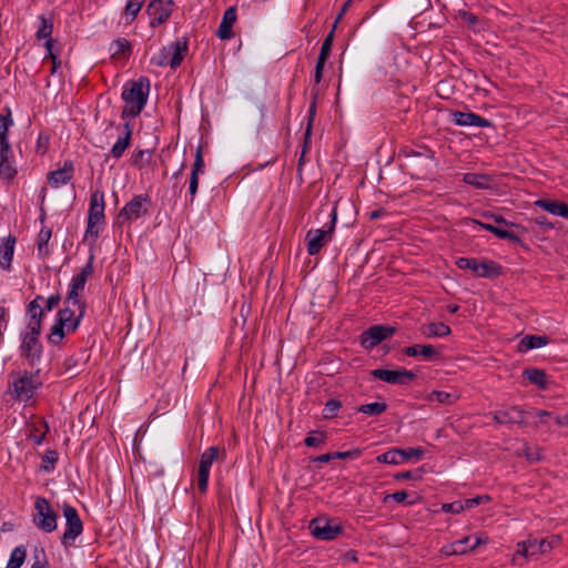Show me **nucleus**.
<instances>
[{
    "label": "nucleus",
    "mask_w": 568,
    "mask_h": 568,
    "mask_svg": "<svg viewBox=\"0 0 568 568\" xmlns=\"http://www.w3.org/2000/svg\"><path fill=\"white\" fill-rule=\"evenodd\" d=\"M150 93V80L140 78L138 81L128 82L122 91V99L125 103L121 118H135L143 111Z\"/></svg>",
    "instance_id": "obj_1"
},
{
    "label": "nucleus",
    "mask_w": 568,
    "mask_h": 568,
    "mask_svg": "<svg viewBox=\"0 0 568 568\" xmlns=\"http://www.w3.org/2000/svg\"><path fill=\"white\" fill-rule=\"evenodd\" d=\"M84 314L81 313V310L75 311L73 306L64 305L57 314L55 323L48 335V342L59 345L67 335L78 329Z\"/></svg>",
    "instance_id": "obj_2"
},
{
    "label": "nucleus",
    "mask_w": 568,
    "mask_h": 568,
    "mask_svg": "<svg viewBox=\"0 0 568 568\" xmlns=\"http://www.w3.org/2000/svg\"><path fill=\"white\" fill-rule=\"evenodd\" d=\"M105 202L104 193L95 190L90 195V204L88 211V222L84 233V241L95 244L100 233L105 225Z\"/></svg>",
    "instance_id": "obj_3"
},
{
    "label": "nucleus",
    "mask_w": 568,
    "mask_h": 568,
    "mask_svg": "<svg viewBox=\"0 0 568 568\" xmlns=\"http://www.w3.org/2000/svg\"><path fill=\"white\" fill-rule=\"evenodd\" d=\"M11 376L13 377L11 382L13 395L17 399L21 402H29L42 385L41 381L38 377V373H12Z\"/></svg>",
    "instance_id": "obj_4"
},
{
    "label": "nucleus",
    "mask_w": 568,
    "mask_h": 568,
    "mask_svg": "<svg viewBox=\"0 0 568 568\" xmlns=\"http://www.w3.org/2000/svg\"><path fill=\"white\" fill-rule=\"evenodd\" d=\"M40 329H28L21 333L20 356L33 367L39 364L42 356V344L40 342Z\"/></svg>",
    "instance_id": "obj_5"
},
{
    "label": "nucleus",
    "mask_w": 568,
    "mask_h": 568,
    "mask_svg": "<svg viewBox=\"0 0 568 568\" xmlns=\"http://www.w3.org/2000/svg\"><path fill=\"white\" fill-rule=\"evenodd\" d=\"M33 524L47 534L53 532L58 527V514L44 497H38L34 501Z\"/></svg>",
    "instance_id": "obj_6"
},
{
    "label": "nucleus",
    "mask_w": 568,
    "mask_h": 568,
    "mask_svg": "<svg viewBox=\"0 0 568 568\" xmlns=\"http://www.w3.org/2000/svg\"><path fill=\"white\" fill-rule=\"evenodd\" d=\"M336 219V209H333L329 223H326L323 229L310 230L306 233L307 253L310 255L318 254L321 250L332 240Z\"/></svg>",
    "instance_id": "obj_7"
},
{
    "label": "nucleus",
    "mask_w": 568,
    "mask_h": 568,
    "mask_svg": "<svg viewBox=\"0 0 568 568\" xmlns=\"http://www.w3.org/2000/svg\"><path fill=\"white\" fill-rule=\"evenodd\" d=\"M62 511L65 518V529L61 537V544L64 547H69L73 545L74 540L82 534L83 523L73 506L64 504Z\"/></svg>",
    "instance_id": "obj_8"
},
{
    "label": "nucleus",
    "mask_w": 568,
    "mask_h": 568,
    "mask_svg": "<svg viewBox=\"0 0 568 568\" xmlns=\"http://www.w3.org/2000/svg\"><path fill=\"white\" fill-rule=\"evenodd\" d=\"M150 204V197L146 194L133 196L119 212L116 221L120 225L131 224L144 214L148 209L145 205Z\"/></svg>",
    "instance_id": "obj_9"
},
{
    "label": "nucleus",
    "mask_w": 568,
    "mask_h": 568,
    "mask_svg": "<svg viewBox=\"0 0 568 568\" xmlns=\"http://www.w3.org/2000/svg\"><path fill=\"white\" fill-rule=\"evenodd\" d=\"M456 266L460 270H470L479 277H496L501 274V266L494 261L479 262L473 257H458Z\"/></svg>",
    "instance_id": "obj_10"
},
{
    "label": "nucleus",
    "mask_w": 568,
    "mask_h": 568,
    "mask_svg": "<svg viewBox=\"0 0 568 568\" xmlns=\"http://www.w3.org/2000/svg\"><path fill=\"white\" fill-rule=\"evenodd\" d=\"M558 541L559 538L557 536H551L550 538L544 539H528L517 545V554L526 558L535 557L538 554H545L549 551L556 544H558Z\"/></svg>",
    "instance_id": "obj_11"
},
{
    "label": "nucleus",
    "mask_w": 568,
    "mask_h": 568,
    "mask_svg": "<svg viewBox=\"0 0 568 568\" xmlns=\"http://www.w3.org/2000/svg\"><path fill=\"white\" fill-rule=\"evenodd\" d=\"M396 328L387 325H373L361 334V345L366 349H373L385 339L392 337Z\"/></svg>",
    "instance_id": "obj_12"
},
{
    "label": "nucleus",
    "mask_w": 568,
    "mask_h": 568,
    "mask_svg": "<svg viewBox=\"0 0 568 568\" xmlns=\"http://www.w3.org/2000/svg\"><path fill=\"white\" fill-rule=\"evenodd\" d=\"M174 4V0H151L146 6V13L151 18L150 27L165 23L172 16Z\"/></svg>",
    "instance_id": "obj_13"
},
{
    "label": "nucleus",
    "mask_w": 568,
    "mask_h": 568,
    "mask_svg": "<svg viewBox=\"0 0 568 568\" xmlns=\"http://www.w3.org/2000/svg\"><path fill=\"white\" fill-rule=\"evenodd\" d=\"M372 376L393 385H406L412 382L416 375L407 369H383L376 368L371 372Z\"/></svg>",
    "instance_id": "obj_14"
},
{
    "label": "nucleus",
    "mask_w": 568,
    "mask_h": 568,
    "mask_svg": "<svg viewBox=\"0 0 568 568\" xmlns=\"http://www.w3.org/2000/svg\"><path fill=\"white\" fill-rule=\"evenodd\" d=\"M17 166L11 144L0 146V179L11 182L17 175Z\"/></svg>",
    "instance_id": "obj_15"
},
{
    "label": "nucleus",
    "mask_w": 568,
    "mask_h": 568,
    "mask_svg": "<svg viewBox=\"0 0 568 568\" xmlns=\"http://www.w3.org/2000/svg\"><path fill=\"white\" fill-rule=\"evenodd\" d=\"M310 529L312 535L321 540H333L342 532L339 525L318 518L310 523Z\"/></svg>",
    "instance_id": "obj_16"
},
{
    "label": "nucleus",
    "mask_w": 568,
    "mask_h": 568,
    "mask_svg": "<svg viewBox=\"0 0 568 568\" xmlns=\"http://www.w3.org/2000/svg\"><path fill=\"white\" fill-rule=\"evenodd\" d=\"M449 115L452 122L458 126H491V122L489 120L474 112L450 111Z\"/></svg>",
    "instance_id": "obj_17"
},
{
    "label": "nucleus",
    "mask_w": 568,
    "mask_h": 568,
    "mask_svg": "<svg viewBox=\"0 0 568 568\" xmlns=\"http://www.w3.org/2000/svg\"><path fill=\"white\" fill-rule=\"evenodd\" d=\"M334 34H335V26L332 27V30L328 32V34L323 40V43H322V47L320 50V54L317 58V62L315 65V72H314V81L317 84L322 81L323 70H324L325 63L328 60L331 51H332Z\"/></svg>",
    "instance_id": "obj_18"
},
{
    "label": "nucleus",
    "mask_w": 568,
    "mask_h": 568,
    "mask_svg": "<svg viewBox=\"0 0 568 568\" xmlns=\"http://www.w3.org/2000/svg\"><path fill=\"white\" fill-rule=\"evenodd\" d=\"M73 174L74 164L71 160H67L60 169L49 172L48 183L51 187L58 189L68 184L73 179Z\"/></svg>",
    "instance_id": "obj_19"
},
{
    "label": "nucleus",
    "mask_w": 568,
    "mask_h": 568,
    "mask_svg": "<svg viewBox=\"0 0 568 568\" xmlns=\"http://www.w3.org/2000/svg\"><path fill=\"white\" fill-rule=\"evenodd\" d=\"M526 412L518 406H511L505 409H498L493 414V418L498 424H525Z\"/></svg>",
    "instance_id": "obj_20"
},
{
    "label": "nucleus",
    "mask_w": 568,
    "mask_h": 568,
    "mask_svg": "<svg viewBox=\"0 0 568 568\" xmlns=\"http://www.w3.org/2000/svg\"><path fill=\"white\" fill-rule=\"evenodd\" d=\"M189 51V41L186 38L178 39L176 41L164 47V52L170 55V67L176 69L181 65L183 59Z\"/></svg>",
    "instance_id": "obj_21"
},
{
    "label": "nucleus",
    "mask_w": 568,
    "mask_h": 568,
    "mask_svg": "<svg viewBox=\"0 0 568 568\" xmlns=\"http://www.w3.org/2000/svg\"><path fill=\"white\" fill-rule=\"evenodd\" d=\"M43 301L44 298L41 295H37L36 298L28 304L27 313L29 315V322L26 328L41 331L44 310L41 307L40 302Z\"/></svg>",
    "instance_id": "obj_22"
},
{
    "label": "nucleus",
    "mask_w": 568,
    "mask_h": 568,
    "mask_svg": "<svg viewBox=\"0 0 568 568\" xmlns=\"http://www.w3.org/2000/svg\"><path fill=\"white\" fill-rule=\"evenodd\" d=\"M237 19V11L235 7H230L224 11L222 21L219 26L216 36L221 40H229L233 37V24Z\"/></svg>",
    "instance_id": "obj_23"
},
{
    "label": "nucleus",
    "mask_w": 568,
    "mask_h": 568,
    "mask_svg": "<svg viewBox=\"0 0 568 568\" xmlns=\"http://www.w3.org/2000/svg\"><path fill=\"white\" fill-rule=\"evenodd\" d=\"M132 140V126L129 122L123 124V134L118 138L113 146L111 148L110 155L114 160H119L123 156L126 149L130 146Z\"/></svg>",
    "instance_id": "obj_24"
},
{
    "label": "nucleus",
    "mask_w": 568,
    "mask_h": 568,
    "mask_svg": "<svg viewBox=\"0 0 568 568\" xmlns=\"http://www.w3.org/2000/svg\"><path fill=\"white\" fill-rule=\"evenodd\" d=\"M549 343V337L546 335H526L520 339L517 345L519 353H527L530 349L540 348Z\"/></svg>",
    "instance_id": "obj_25"
},
{
    "label": "nucleus",
    "mask_w": 568,
    "mask_h": 568,
    "mask_svg": "<svg viewBox=\"0 0 568 568\" xmlns=\"http://www.w3.org/2000/svg\"><path fill=\"white\" fill-rule=\"evenodd\" d=\"M535 204L536 206L541 207L550 214L565 219L568 215V204L565 202L540 199L536 201Z\"/></svg>",
    "instance_id": "obj_26"
},
{
    "label": "nucleus",
    "mask_w": 568,
    "mask_h": 568,
    "mask_svg": "<svg viewBox=\"0 0 568 568\" xmlns=\"http://www.w3.org/2000/svg\"><path fill=\"white\" fill-rule=\"evenodd\" d=\"M523 377H525L530 384L536 385L540 389H546L548 387V376L544 369L539 368H526L523 372Z\"/></svg>",
    "instance_id": "obj_27"
},
{
    "label": "nucleus",
    "mask_w": 568,
    "mask_h": 568,
    "mask_svg": "<svg viewBox=\"0 0 568 568\" xmlns=\"http://www.w3.org/2000/svg\"><path fill=\"white\" fill-rule=\"evenodd\" d=\"M14 243L16 240L13 237H8L0 244V266L4 270H8L11 265L14 252Z\"/></svg>",
    "instance_id": "obj_28"
},
{
    "label": "nucleus",
    "mask_w": 568,
    "mask_h": 568,
    "mask_svg": "<svg viewBox=\"0 0 568 568\" xmlns=\"http://www.w3.org/2000/svg\"><path fill=\"white\" fill-rule=\"evenodd\" d=\"M93 255H91L80 273L72 277L70 286L81 291L84 290L88 278L93 274Z\"/></svg>",
    "instance_id": "obj_29"
},
{
    "label": "nucleus",
    "mask_w": 568,
    "mask_h": 568,
    "mask_svg": "<svg viewBox=\"0 0 568 568\" xmlns=\"http://www.w3.org/2000/svg\"><path fill=\"white\" fill-rule=\"evenodd\" d=\"M471 537L466 536L459 540H456L449 545H446L442 548V554L445 556H453V555H464L469 550L468 542L470 541Z\"/></svg>",
    "instance_id": "obj_30"
},
{
    "label": "nucleus",
    "mask_w": 568,
    "mask_h": 568,
    "mask_svg": "<svg viewBox=\"0 0 568 568\" xmlns=\"http://www.w3.org/2000/svg\"><path fill=\"white\" fill-rule=\"evenodd\" d=\"M405 355L415 357L422 355L426 359H433L439 354L432 345H413L404 349Z\"/></svg>",
    "instance_id": "obj_31"
},
{
    "label": "nucleus",
    "mask_w": 568,
    "mask_h": 568,
    "mask_svg": "<svg viewBox=\"0 0 568 568\" xmlns=\"http://www.w3.org/2000/svg\"><path fill=\"white\" fill-rule=\"evenodd\" d=\"M221 455L222 457H224L225 452L221 450L220 447L217 446H211L201 454L199 466H204L205 468L211 469L213 463L221 457Z\"/></svg>",
    "instance_id": "obj_32"
},
{
    "label": "nucleus",
    "mask_w": 568,
    "mask_h": 568,
    "mask_svg": "<svg viewBox=\"0 0 568 568\" xmlns=\"http://www.w3.org/2000/svg\"><path fill=\"white\" fill-rule=\"evenodd\" d=\"M40 24L37 30V39L41 40L44 38L52 37L53 31V17L52 14H40L39 16Z\"/></svg>",
    "instance_id": "obj_33"
},
{
    "label": "nucleus",
    "mask_w": 568,
    "mask_h": 568,
    "mask_svg": "<svg viewBox=\"0 0 568 568\" xmlns=\"http://www.w3.org/2000/svg\"><path fill=\"white\" fill-rule=\"evenodd\" d=\"M48 432V424L44 420H40L32 424L29 437L36 445H41L44 442Z\"/></svg>",
    "instance_id": "obj_34"
},
{
    "label": "nucleus",
    "mask_w": 568,
    "mask_h": 568,
    "mask_svg": "<svg viewBox=\"0 0 568 568\" xmlns=\"http://www.w3.org/2000/svg\"><path fill=\"white\" fill-rule=\"evenodd\" d=\"M463 181L477 189H487L490 185V178L486 174L465 173Z\"/></svg>",
    "instance_id": "obj_35"
},
{
    "label": "nucleus",
    "mask_w": 568,
    "mask_h": 568,
    "mask_svg": "<svg viewBox=\"0 0 568 568\" xmlns=\"http://www.w3.org/2000/svg\"><path fill=\"white\" fill-rule=\"evenodd\" d=\"M112 58H125L131 52V43L125 38H118L111 44Z\"/></svg>",
    "instance_id": "obj_36"
},
{
    "label": "nucleus",
    "mask_w": 568,
    "mask_h": 568,
    "mask_svg": "<svg viewBox=\"0 0 568 568\" xmlns=\"http://www.w3.org/2000/svg\"><path fill=\"white\" fill-rule=\"evenodd\" d=\"M450 333V327L442 322L430 323L427 325L426 331H424L426 337H444Z\"/></svg>",
    "instance_id": "obj_37"
},
{
    "label": "nucleus",
    "mask_w": 568,
    "mask_h": 568,
    "mask_svg": "<svg viewBox=\"0 0 568 568\" xmlns=\"http://www.w3.org/2000/svg\"><path fill=\"white\" fill-rule=\"evenodd\" d=\"M27 558V549L23 545L17 546L10 554L6 568H21Z\"/></svg>",
    "instance_id": "obj_38"
},
{
    "label": "nucleus",
    "mask_w": 568,
    "mask_h": 568,
    "mask_svg": "<svg viewBox=\"0 0 568 568\" xmlns=\"http://www.w3.org/2000/svg\"><path fill=\"white\" fill-rule=\"evenodd\" d=\"M458 398H459L458 394L448 393V392H444V390H433L428 395V400H430V402L436 400L439 404H444V405H452V404L456 403L458 400Z\"/></svg>",
    "instance_id": "obj_39"
},
{
    "label": "nucleus",
    "mask_w": 568,
    "mask_h": 568,
    "mask_svg": "<svg viewBox=\"0 0 568 568\" xmlns=\"http://www.w3.org/2000/svg\"><path fill=\"white\" fill-rule=\"evenodd\" d=\"M81 292V290L70 286L64 304L77 307V310H81V313H85L87 304L80 298Z\"/></svg>",
    "instance_id": "obj_40"
},
{
    "label": "nucleus",
    "mask_w": 568,
    "mask_h": 568,
    "mask_svg": "<svg viewBox=\"0 0 568 568\" xmlns=\"http://www.w3.org/2000/svg\"><path fill=\"white\" fill-rule=\"evenodd\" d=\"M145 0H128L124 8L126 23H131L141 11Z\"/></svg>",
    "instance_id": "obj_41"
},
{
    "label": "nucleus",
    "mask_w": 568,
    "mask_h": 568,
    "mask_svg": "<svg viewBox=\"0 0 568 568\" xmlns=\"http://www.w3.org/2000/svg\"><path fill=\"white\" fill-rule=\"evenodd\" d=\"M152 158V151L149 149L138 150L131 156V164L138 169L145 168Z\"/></svg>",
    "instance_id": "obj_42"
},
{
    "label": "nucleus",
    "mask_w": 568,
    "mask_h": 568,
    "mask_svg": "<svg viewBox=\"0 0 568 568\" xmlns=\"http://www.w3.org/2000/svg\"><path fill=\"white\" fill-rule=\"evenodd\" d=\"M13 125V120L11 116V111L8 109V112L4 116L0 118V146L4 144H10L8 133L10 126Z\"/></svg>",
    "instance_id": "obj_43"
},
{
    "label": "nucleus",
    "mask_w": 568,
    "mask_h": 568,
    "mask_svg": "<svg viewBox=\"0 0 568 568\" xmlns=\"http://www.w3.org/2000/svg\"><path fill=\"white\" fill-rule=\"evenodd\" d=\"M386 409L387 405L385 403L379 402L364 404L357 408L359 413H363L368 416H378L383 414Z\"/></svg>",
    "instance_id": "obj_44"
},
{
    "label": "nucleus",
    "mask_w": 568,
    "mask_h": 568,
    "mask_svg": "<svg viewBox=\"0 0 568 568\" xmlns=\"http://www.w3.org/2000/svg\"><path fill=\"white\" fill-rule=\"evenodd\" d=\"M326 439H327V435L325 432L312 430L305 437L304 444L307 447H318V446L325 444Z\"/></svg>",
    "instance_id": "obj_45"
},
{
    "label": "nucleus",
    "mask_w": 568,
    "mask_h": 568,
    "mask_svg": "<svg viewBox=\"0 0 568 568\" xmlns=\"http://www.w3.org/2000/svg\"><path fill=\"white\" fill-rule=\"evenodd\" d=\"M399 448H392L376 457V462L381 464L398 465L400 463Z\"/></svg>",
    "instance_id": "obj_46"
},
{
    "label": "nucleus",
    "mask_w": 568,
    "mask_h": 568,
    "mask_svg": "<svg viewBox=\"0 0 568 568\" xmlns=\"http://www.w3.org/2000/svg\"><path fill=\"white\" fill-rule=\"evenodd\" d=\"M210 468H205L204 466H199L196 473V485L197 489L201 494H205L209 486V477H210Z\"/></svg>",
    "instance_id": "obj_47"
},
{
    "label": "nucleus",
    "mask_w": 568,
    "mask_h": 568,
    "mask_svg": "<svg viewBox=\"0 0 568 568\" xmlns=\"http://www.w3.org/2000/svg\"><path fill=\"white\" fill-rule=\"evenodd\" d=\"M399 452L402 454H399L400 456V463H404L405 460H409V459H422L424 454H425V449L422 448V447H408V448H399Z\"/></svg>",
    "instance_id": "obj_48"
},
{
    "label": "nucleus",
    "mask_w": 568,
    "mask_h": 568,
    "mask_svg": "<svg viewBox=\"0 0 568 568\" xmlns=\"http://www.w3.org/2000/svg\"><path fill=\"white\" fill-rule=\"evenodd\" d=\"M58 459H59V456L55 450H52V449L47 450L44 453V455L42 456L41 468L47 473L52 471L55 467V464L58 463Z\"/></svg>",
    "instance_id": "obj_49"
},
{
    "label": "nucleus",
    "mask_w": 568,
    "mask_h": 568,
    "mask_svg": "<svg viewBox=\"0 0 568 568\" xmlns=\"http://www.w3.org/2000/svg\"><path fill=\"white\" fill-rule=\"evenodd\" d=\"M342 407V402L338 399H329L325 403L323 409V417L325 419H333L337 416L338 410Z\"/></svg>",
    "instance_id": "obj_50"
},
{
    "label": "nucleus",
    "mask_w": 568,
    "mask_h": 568,
    "mask_svg": "<svg viewBox=\"0 0 568 568\" xmlns=\"http://www.w3.org/2000/svg\"><path fill=\"white\" fill-rule=\"evenodd\" d=\"M51 239V230L49 229H42L40 232H39V235H38V251H39V254H43L45 255L48 253V243Z\"/></svg>",
    "instance_id": "obj_51"
},
{
    "label": "nucleus",
    "mask_w": 568,
    "mask_h": 568,
    "mask_svg": "<svg viewBox=\"0 0 568 568\" xmlns=\"http://www.w3.org/2000/svg\"><path fill=\"white\" fill-rule=\"evenodd\" d=\"M407 493L404 490L395 491L393 494L385 495L383 498V503L387 504L389 499H393L394 501L398 504H407V505H414L415 500H407Z\"/></svg>",
    "instance_id": "obj_52"
},
{
    "label": "nucleus",
    "mask_w": 568,
    "mask_h": 568,
    "mask_svg": "<svg viewBox=\"0 0 568 568\" xmlns=\"http://www.w3.org/2000/svg\"><path fill=\"white\" fill-rule=\"evenodd\" d=\"M315 114H316V97L313 98V101H312V103L310 105V109H308V114H307L308 123H307V126H306V130H305V143L307 142V140L311 136L312 125H313V122H314V119H315Z\"/></svg>",
    "instance_id": "obj_53"
},
{
    "label": "nucleus",
    "mask_w": 568,
    "mask_h": 568,
    "mask_svg": "<svg viewBox=\"0 0 568 568\" xmlns=\"http://www.w3.org/2000/svg\"><path fill=\"white\" fill-rule=\"evenodd\" d=\"M493 234L496 237L501 239V240H508V241L515 242V243L519 242V237L515 233L509 232V231L498 227V226L494 227Z\"/></svg>",
    "instance_id": "obj_54"
},
{
    "label": "nucleus",
    "mask_w": 568,
    "mask_h": 568,
    "mask_svg": "<svg viewBox=\"0 0 568 568\" xmlns=\"http://www.w3.org/2000/svg\"><path fill=\"white\" fill-rule=\"evenodd\" d=\"M204 169H205V163H204V159L202 155V150L199 148L195 153V159H194V163L192 165L191 173H195V174L200 175V174L204 173Z\"/></svg>",
    "instance_id": "obj_55"
},
{
    "label": "nucleus",
    "mask_w": 568,
    "mask_h": 568,
    "mask_svg": "<svg viewBox=\"0 0 568 568\" xmlns=\"http://www.w3.org/2000/svg\"><path fill=\"white\" fill-rule=\"evenodd\" d=\"M199 174L191 173L189 179V194H190V203L192 204L195 200L197 189H199Z\"/></svg>",
    "instance_id": "obj_56"
},
{
    "label": "nucleus",
    "mask_w": 568,
    "mask_h": 568,
    "mask_svg": "<svg viewBox=\"0 0 568 568\" xmlns=\"http://www.w3.org/2000/svg\"><path fill=\"white\" fill-rule=\"evenodd\" d=\"M442 509L445 513L459 514L466 509L465 500L464 501H454V503H449V504H443Z\"/></svg>",
    "instance_id": "obj_57"
},
{
    "label": "nucleus",
    "mask_w": 568,
    "mask_h": 568,
    "mask_svg": "<svg viewBox=\"0 0 568 568\" xmlns=\"http://www.w3.org/2000/svg\"><path fill=\"white\" fill-rule=\"evenodd\" d=\"M151 63L156 67L170 65V55L164 52V47L156 55L152 57Z\"/></svg>",
    "instance_id": "obj_58"
},
{
    "label": "nucleus",
    "mask_w": 568,
    "mask_h": 568,
    "mask_svg": "<svg viewBox=\"0 0 568 568\" xmlns=\"http://www.w3.org/2000/svg\"><path fill=\"white\" fill-rule=\"evenodd\" d=\"M362 455V449L354 448L347 452H336L334 453L335 459H356Z\"/></svg>",
    "instance_id": "obj_59"
},
{
    "label": "nucleus",
    "mask_w": 568,
    "mask_h": 568,
    "mask_svg": "<svg viewBox=\"0 0 568 568\" xmlns=\"http://www.w3.org/2000/svg\"><path fill=\"white\" fill-rule=\"evenodd\" d=\"M489 500H490V497L488 495L476 496L474 498L466 499L465 506H466V509H470V508H474V507L480 505L484 501H489Z\"/></svg>",
    "instance_id": "obj_60"
},
{
    "label": "nucleus",
    "mask_w": 568,
    "mask_h": 568,
    "mask_svg": "<svg viewBox=\"0 0 568 568\" xmlns=\"http://www.w3.org/2000/svg\"><path fill=\"white\" fill-rule=\"evenodd\" d=\"M60 301H61V297L59 294L50 295L45 301V310L52 311L54 307H57L59 305Z\"/></svg>",
    "instance_id": "obj_61"
},
{
    "label": "nucleus",
    "mask_w": 568,
    "mask_h": 568,
    "mask_svg": "<svg viewBox=\"0 0 568 568\" xmlns=\"http://www.w3.org/2000/svg\"><path fill=\"white\" fill-rule=\"evenodd\" d=\"M535 414L540 418V422L547 426H550V419H552V413L548 410H535Z\"/></svg>",
    "instance_id": "obj_62"
},
{
    "label": "nucleus",
    "mask_w": 568,
    "mask_h": 568,
    "mask_svg": "<svg viewBox=\"0 0 568 568\" xmlns=\"http://www.w3.org/2000/svg\"><path fill=\"white\" fill-rule=\"evenodd\" d=\"M488 542V537L485 534H479L475 536V542L469 546V550L474 551L480 545H485Z\"/></svg>",
    "instance_id": "obj_63"
},
{
    "label": "nucleus",
    "mask_w": 568,
    "mask_h": 568,
    "mask_svg": "<svg viewBox=\"0 0 568 568\" xmlns=\"http://www.w3.org/2000/svg\"><path fill=\"white\" fill-rule=\"evenodd\" d=\"M535 222H536L538 225H540V226H542V227H545V229H547V230H550V229H552V227H554L552 223H550V222L547 220V217H546L545 215L537 216V217L535 219Z\"/></svg>",
    "instance_id": "obj_64"
}]
</instances>
